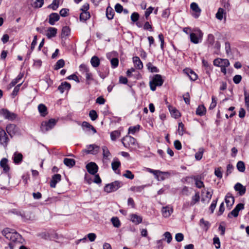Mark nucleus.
Wrapping results in <instances>:
<instances>
[{
    "label": "nucleus",
    "mask_w": 249,
    "mask_h": 249,
    "mask_svg": "<svg viewBox=\"0 0 249 249\" xmlns=\"http://www.w3.org/2000/svg\"><path fill=\"white\" fill-rule=\"evenodd\" d=\"M207 42L209 46H213L214 43V36L212 34H209L207 37Z\"/></svg>",
    "instance_id": "46"
},
{
    "label": "nucleus",
    "mask_w": 249,
    "mask_h": 249,
    "mask_svg": "<svg viewBox=\"0 0 249 249\" xmlns=\"http://www.w3.org/2000/svg\"><path fill=\"white\" fill-rule=\"evenodd\" d=\"M65 61L63 59H61L57 61L54 66V69L57 70L64 66Z\"/></svg>",
    "instance_id": "42"
},
{
    "label": "nucleus",
    "mask_w": 249,
    "mask_h": 249,
    "mask_svg": "<svg viewBox=\"0 0 249 249\" xmlns=\"http://www.w3.org/2000/svg\"><path fill=\"white\" fill-rule=\"evenodd\" d=\"M86 168L88 172L91 175H95L98 170L97 165L93 162H90L86 165Z\"/></svg>",
    "instance_id": "12"
},
{
    "label": "nucleus",
    "mask_w": 249,
    "mask_h": 249,
    "mask_svg": "<svg viewBox=\"0 0 249 249\" xmlns=\"http://www.w3.org/2000/svg\"><path fill=\"white\" fill-rule=\"evenodd\" d=\"M184 239V235L181 233H178L175 235V239L177 242H180Z\"/></svg>",
    "instance_id": "63"
},
{
    "label": "nucleus",
    "mask_w": 249,
    "mask_h": 249,
    "mask_svg": "<svg viewBox=\"0 0 249 249\" xmlns=\"http://www.w3.org/2000/svg\"><path fill=\"white\" fill-rule=\"evenodd\" d=\"M123 176L130 179H132L134 178V175L129 170H126L125 173L123 175Z\"/></svg>",
    "instance_id": "58"
},
{
    "label": "nucleus",
    "mask_w": 249,
    "mask_h": 249,
    "mask_svg": "<svg viewBox=\"0 0 249 249\" xmlns=\"http://www.w3.org/2000/svg\"><path fill=\"white\" fill-rule=\"evenodd\" d=\"M173 210L168 207H163L162 209V215L165 217H169L172 213Z\"/></svg>",
    "instance_id": "33"
},
{
    "label": "nucleus",
    "mask_w": 249,
    "mask_h": 249,
    "mask_svg": "<svg viewBox=\"0 0 249 249\" xmlns=\"http://www.w3.org/2000/svg\"><path fill=\"white\" fill-rule=\"evenodd\" d=\"M114 11L110 6H108L106 9V16L107 18L109 19H112L114 15Z\"/></svg>",
    "instance_id": "31"
},
{
    "label": "nucleus",
    "mask_w": 249,
    "mask_h": 249,
    "mask_svg": "<svg viewBox=\"0 0 249 249\" xmlns=\"http://www.w3.org/2000/svg\"><path fill=\"white\" fill-rule=\"evenodd\" d=\"M79 70L82 73H86L89 71V68L84 64H82L80 65Z\"/></svg>",
    "instance_id": "48"
},
{
    "label": "nucleus",
    "mask_w": 249,
    "mask_h": 249,
    "mask_svg": "<svg viewBox=\"0 0 249 249\" xmlns=\"http://www.w3.org/2000/svg\"><path fill=\"white\" fill-rule=\"evenodd\" d=\"M130 217L131 221L136 225H138L142 222V217L136 214H132L130 215Z\"/></svg>",
    "instance_id": "21"
},
{
    "label": "nucleus",
    "mask_w": 249,
    "mask_h": 249,
    "mask_svg": "<svg viewBox=\"0 0 249 249\" xmlns=\"http://www.w3.org/2000/svg\"><path fill=\"white\" fill-rule=\"evenodd\" d=\"M2 234L6 239L12 242H21V236L13 229L5 228L2 231Z\"/></svg>",
    "instance_id": "1"
},
{
    "label": "nucleus",
    "mask_w": 249,
    "mask_h": 249,
    "mask_svg": "<svg viewBox=\"0 0 249 249\" xmlns=\"http://www.w3.org/2000/svg\"><path fill=\"white\" fill-rule=\"evenodd\" d=\"M10 139L6 134L5 131L0 127V145L6 149L7 147Z\"/></svg>",
    "instance_id": "6"
},
{
    "label": "nucleus",
    "mask_w": 249,
    "mask_h": 249,
    "mask_svg": "<svg viewBox=\"0 0 249 249\" xmlns=\"http://www.w3.org/2000/svg\"><path fill=\"white\" fill-rule=\"evenodd\" d=\"M38 110L40 115L42 117H45L48 114L47 107L42 104H39L38 106Z\"/></svg>",
    "instance_id": "24"
},
{
    "label": "nucleus",
    "mask_w": 249,
    "mask_h": 249,
    "mask_svg": "<svg viewBox=\"0 0 249 249\" xmlns=\"http://www.w3.org/2000/svg\"><path fill=\"white\" fill-rule=\"evenodd\" d=\"M213 65L219 67H228L230 62L227 59L217 58L213 61Z\"/></svg>",
    "instance_id": "13"
},
{
    "label": "nucleus",
    "mask_w": 249,
    "mask_h": 249,
    "mask_svg": "<svg viewBox=\"0 0 249 249\" xmlns=\"http://www.w3.org/2000/svg\"><path fill=\"white\" fill-rule=\"evenodd\" d=\"M100 63V59L96 56H93L91 60L90 63L93 67L96 68L99 66Z\"/></svg>",
    "instance_id": "34"
},
{
    "label": "nucleus",
    "mask_w": 249,
    "mask_h": 249,
    "mask_svg": "<svg viewBox=\"0 0 249 249\" xmlns=\"http://www.w3.org/2000/svg\"><path fill=\"white\" fill-rule=\"evenodd\" d=\"M225 201L227 207L230 209L234 202V198L231 193H229L225 196Z\"/></svg>",
    "instance_id": "14"
},
{
    "label": "nucleus",
    "mask_w": 249,
    "mask_h": 249,
    "mask_svg": "<svg viewBox=\"0 0 249 249\" xmlns=\"http://www.w3.org/2000/svg\"><path fill=\"white\" fill-rule=\"evenodd\" d=\"M113 225L116 228H118L120 226V222L119 219L116 217H113L111 219Z\"/></svg>",
    "instance_id": "51"
},
{
    "label": "nucleus",
    "mask_w": 249,
    "mask_h": 249,
    "mask_svg": "<svg viewBox=\"0 0 249 249\" xmlns=\"http://www.w3.org/2000/svg\"><path fill=\"white\" fill-rule=\"evenodd\" d=\"M90 17L89 13L88 12H82L80 15V20L81 21H85Z\"/></svg>",
    "instance_id": "36"
},
{
    "label": "nucleus",
    "mask_w": 249,
    "mask_h": 249,
    "mask_svg": "<svg viewBox=\"0 0 249 249\" xmlns=\"http://www.w3.org/2000/svg\"><path fill=\"white\" fill-rule=\"evenodd\" d=\"M133 61L136 68L141 70L143 68V64L140 58L138 56L133 57Z\"/></svg>",
    "instance_id": "25"
},
{
    "label": "nucleus",
    "mask_w": 249,
    "mask_h": 249,
    "mask_svg": "<svg viewBox=\"0 0 249 249\" xmlns=\"http://www.w3.org/2000/svg\"><path fill=\"white\" fill-rule=\"evenodd\" d=\"M44 0H36L34 3V6L36 8H40L44 4Z\"/></svg>",
    "instance_id": "53"
},
{
    "label": "nucleus",
    "mask_w": 249,
    "mask_h": 249,
    "mask_svg": "<svg viewBox=\"0 0 249 249\" xmlns=\"http://www.w3.org/2000/svg\"><path fill=\"white\" fill-rule=\"evenodd\" d=\"M56 121L54 119H51L48 121H43L41 124L40 130L45 133L52 129L56 124Z\"/></svg>",
    "instance_id": "3"
},
{
    "label": "nucleus",
    "mask_w": 249,
    "mask_h": 249,
    "mask_svg": "<svg viewBox=\"0 0 249 249\" xmlns=\"http://www.w3.org/2000/svg\"><path fill=\"white\" fill-rule=\"evenodd\" d=\"M87 149H84L83 151L87 154H97L100 149V147L96 144H89L87 146Z\"/></svg>",
    "instance_id": "10"
},
{
    "label": "nucleus",
    "mask_w": 249,
    "mask_h": 249,
    "mask_svg": "<svg viewBox=\"0 0 249 249\" xmlns=\"http://www.w3.org/2000/svg\"><path fill=\"white\" fill-rule=\"evenodd\" d=\"M236 167L238 171L241 172H244L245 170V163L242 161H239L237 163Z\"/></svg>",
    "instance_id": "43"
},
{
    "label": "nucleus",
    "mask_w": 249,
    "mask_h": 249,
    "mask_svg": "<svg viewBox=\"0 0 249 249\" xmlns=\"http://www.w3.org/2000/svg\"><path fill=\"white\" fill-rule=\"evenodd\" d=\"M164 236H165V238L167 239V242L168 244L170 243L172 240L171 234L169 232L166 231L164 233Z\"/></svg>",
    "instance_id": "61"
},
{
    "label": "nucleus",
    "mask_w": 249,
    "mask_h": 249,
    "mask_svg": "<svg viewBox=\"0 0 249 249\" xmlns=\"http://www.w3.org/2000/svg\"><path fill=\"white\" fill-rule=\"evenodd\" d=\"M206 109L203 105L199 106L196 108V114L200 116L205 114Z\"/></svg>",
    "instance_id": "32"
},
{
    "label": "nucleus",
    "mask_w": 249,
    "mask_h": 249,
    "mask_svg": "<svg viewBox=\"0 0 249 249\" xmlns=\"http://www.w3.org/2000/svg\"><path fill=\"white\" fill-rule=\"evenodd\" d=\"M23 156L21 153L16 152L14 154L13 160L15 164H19L21 162Z\"/></svg>",
    "instance_id": "28"
},
{
    "label": "nucleus",
    "mask_w": 249,
    "mask_h": 249,
    "mask_svg": "<svg viewBox=\"0 0 249 249\" xmlns=\"http://www.w3.org/2000/svg\"><path fill=\"white\" fill-rule=\"evenodd\" d=\"M120 132L118 130H115L111 133L110 138L111 140L115 141L117 138L120 137Z\"/></svg>",
    "instance_id": "47"
},
{
    "label": "nucleus",
    "mask_w": 249,
    "mask_h": 249,
    "mask_svg": "<svg viewBox=\"0 0 249 249\" xmlns=\"http://www.w3.org/2000/svg\"><path fill=\"white\" fill-rule=\"evenodd\" d=\"M57 30L54 27H49L47 30V33L46 36L48 38L54 37L57 33Z\"/></svg>",
    "instance_id": "23"
},
{
    "label": "nucleus",
    "mask_w": 249,
    "mask_h": 249,
    "mask_svg": "<svg viewBox=\"0 0 249 249\" xmlns=\"http://www.w3.org/2000/svg\"><path fill=\"white\" fill-rule=\"evenodd\" d=\"M146 66L148 70L151 72H158L159 71V70L156 67L153 66L150 62L147 63Z\"/></svg>",
    "instance_id": "41"
},
{
    "label": "nucleus",
    "mask_w": 249,
    "mask_h": 249,
    "mask_svg": "<svg viewBox=\"0 0 249 249\" xmlns=\"http://www.w3.org/2000/svg\"><path fill=\"white\" fill-rule=\"evenodd\" d=\"M0 115H2L4 119H7L10 121H13L17 118V114L10 112L8 109L2 108L0 110Z\"/></svg>",
    "instance_id": "8"
},
{
    "label": "nucleus",
    "mask_w": 249,
    "mask_h": 249,
    "mask_svg": "<svg viewBox=\"0 0 249 249\" xmlns=\"http://www.w3.org/2000/svg\"><path fill=\"white\" fill-rule=\"evenodd\" d=\"M191 8L195 12L198 14H195L193 16L195 18H197L199 17V13L201 11L197 3L193 2L191 4Z\"/></svg>",
    "instance_id": "26"
},
{
    "label": "nucleus",
    "mask_w": 249,
    "mask_h": 249,
    "mask_svg": "<svg viewBox=\"0 0 249 249\" xmlns=\"http://www.w3.org/2000/svg\"><path fill=\"white\" fill-rule=\"evenodd\" d=\"M70 34V29L68 26L63 27L61 31V37L68 36Z\"/></svg>",
    "instance_id": "38"
},
{
    "label": "nucleus",
    "mask_w": 249,
    "mask_h": 249,
    "mask_svg": "<svg viewBox=\"0 0 249 249\" xmlns=\"http://www.w3.org/2000/svg\"><path fill=\"white\" fill-rule=\"evenodd\" d=\"M245 102L247 107H249V93L244 90Z\"/></svg>",
    "instance_id": "64"
},
{
    "label": "nucleus",
    "mask_w": 249,
    "mask_h": 249,
    "mask_svg": "<svg viewBox=\"0 0 249 249\" xmlns=\"http://www.w3.org/2000/svg\"><path fill=\"white\" fill-rule=\"evenodd\" d=\"M199 225L201 228L207 231L211 226V224L209 221H205L204 218H201L200 220Z\"/></svg>",
    "instance_id": "22"
},
{
    "label": "nucleus",
    "mask_w": 249,
    "mask_h": 249,
    "mask_svg": "<svg viewBox=\"0 0 249 249\" xmlns=\"http://www.w3.org/2000/svg\"><path fill=\"white\" fill-rule=\"evenodd\" d=\"M120 165L121 163L118 160L114 161L111 163V167L113 171H116Z\"/></svg>",
    "instance_id": "54"
},
{
    "label": "nucleus",
    "mask_w": 249,
    "mask_h": 249,
    "mask_svg": "<svg viewBox=\"0 0 249 249\" xmlns=\"http://www.w3.org/2000/svg\"><path fill=\"white\" fill-rule=\"evenodd\" d=\"M7 163L8 160L6 158H2L0 161V166L3 168V170L5 173H7L10 169Z\"/></svg>",
    "instance_id": "19"
},
{
    "label": "nucleus",
    "mask_w": 249,
    "mask_h": 249,
    "mask_svg": "<svg viewBox=\"0 0 249 249\" xmlns=\"http://www.w3.org/2000/svg\"><path fill=\"white\" fill-rule=\"evenodd\" d=\"M139 18V15L137 12H134L131 16V20L135 22L138 21Z\"/></svg>",
    "instance_id": "60"
},
{
    "label": "nucleus",
    "mask_w": 249,
    "mask_h": 249,
    "mask_svg": "<svg viewBox=\"0 0 249 249\" xmlns=\"http://www.w3.org/2000/svg\"><path fill=\"white\" fill-rule=\"evenodd\" d=\"M69 9L67 8L62 9L59 12L60 15L62 17H66L68 16Z\"/></svg>",
    "instance_id": "57"
},
{
    "label": "nucleus",
    "mask_w": 249,
    "mask_h": 249,
    "mask_svg": "<svg viewBox=\"0 0 249 249\" xmlns=\"http://www.w3.org/2000/svg\"><path fill=\"white\" fill-rule=\"evenodd\" d=\"M204 151V149L203 148L200 147L199 148L198 152L195 154V158L196 160H199L202 159Z\"/></svg>",
    "instance_id": "39"
},
{
    "label": "nucleus",
    "mask_w": 249,
    "mask_h": 249,
    "mask_svg": "<svg viewBox=\"0 0 249 249\" xmlns=\"http://www.w3.org/2000/svg\"><path fill=\"white\" fill-rule=\"evenodd\" d=\"M60 19L59 15L56 13H52L49 16V23L52 25H53L55 22L58 21Z\"/></svg>",
    "instance_id": "16"
},
{
    "label": "nucleus",
    "mask_w": 249,
    "mask_h": 249,
    "mask_svg": "<svg viewBox=\"0 0 249 249\" xmlns=\"http://www.w3.org/2000/svg\"><path fill=\"white\" fill-rule=\"evenodd\" d=\"M122 142L124 146L126 148L130 147L131 145L135 146L137 145L136 140L130 136H126L122 139Z\"/></svg>",
    "instance_id": "7"
},
{
    "label": "nucleus",
    "mask_w": 249,
    "mask_h": 249,
    "mask_svg": "<svg viewBox=\"0 0 249 249\" xmlns=\"http://www.w3.org/2000/svg\"><path fill=\"white\" fill-rule=\"evenodd\" d=\"M110 62L113 68H115L118 66L119 60L118 58H113L111 60Z\"/></svg>",
    "instance_id": "62"
},
{
    "label": "nucleus",
    "mask_w": 249,
    "mask_h": 249,
    "mask_svg": "<svg viewBox=\"0 0 249 249\" xmlns=\"http://www.w3.org/2000/svg\"><path fill=\"white\" fill-rule=\"evenodd\" d=\"M140 128V125L139 124L133 126H130L128 129L129 133L134 134L136 132H138L139 131Z\"/></svg>",
    "instance_id": "44"
},
{
    "label": "nucleus",
    "mask_w": 249,
    "mask_h": 249,
    "mask_svg": "<svg viewBox=\"0 0 249 249\" xmlns=\"http://www.w3.org/2000/svg\"><path fill=\"white\" fill-rule=\"evenodd\" d=\"M23 77V74L21 73H19L18 76L14 79H13L12 82L9 84V88H11L12 87L15 86L19 82V80L21 79Z\"/></svg>",
    "instance_id": "35"
},
{
    "label": "nucleus",
    "mask_w": 249,
    "mask_h": 249,
    "mask_svg": "<svg viewBox=\"0 0 249 249\" xmlns=\"http://www.w3.org/2000/svg\"><path fill=\"white\" fill-rule=\"evenodd\" d=\"M183 72L186 74L192 81L196 80L197 78V75L191 69L187 68L183 70Z\"/></svg>",
    "instance_id": "15"
},
{
    "label": "nucleus",
    "mask_w": 249,
    "mask_h": 249,
    "mask_svg": "<svg viewBox=\"0 0 249 249\" xmlns=\"http://www.w3.org/2000/svg\"><path fill=\"white\" fill-rule=\"evenodd\" d=\"M235 190L238 192L239 195L241 196L244 195L246 191V188L245 186H244L240 183H237L234 187Z\"/></svg>",
    "instance_id": "17"
},
{
    "label": "nucleus",
    "mask_w": 249,
    "mask_h": 249,
    "mask_svg": "<svg viewBox=\"0 0 249 249\" xmlns=\"http://www.w3.org/2000/svg\"><path fill=\"white\" fill-rule=\"evenodd\" d=\"M82 126L83 127H86L88 128L89 130L91 129L93 133H95L96 132V130L95 128L91 125L89 123L87 122H83L82 124Z\"/></svg>",
    "instance_id": "45"
},
{
    "label": "nucleus",
    "mask_w": 249,
    "mask_h": 249,
    "mask_svg": "<svg viewBox=\"0 0 249 249\" xmlns=\"http://www.w3.org/2000/svg\"><path fill=\"white\" fill-rule=\"evenodd\" d=\"M146 186V185L132 186L130 188V190L135 192H142Z\"/></svg>",
    "instance_id": "40"
},
{
    "label": "nucleus",
    "mask_w": 249,
    "mask_h": 249,
    "mask_svg": "<svg viewBox=\"0 0 249 249\" xmlns=\"http://www.w3.org/2000/svg\"><path fill=\"white\" fill-rule=\"evenodd\" d=\"M217 200H218V198H216L215 200H213L212 204L210 205L209 209L211 211V213H213L214 212V210L216 206Z\"/></svg>",
    "instance_id": "56"
},
{
    "label": "nucleus",
    "mask_w": 249,
    "mask_h": 249,
    "mask_svg": "<svg viewBox=\"0 0 249 249\" xmlns=\"http://www.w3.org/2000/svg\"><path fill=\"white\" fill-rule=\"evenodd\" d=\"M59 5V0H53V2L48 5V8H51L53 10H56Z\"/></svg>",
    "instance_id": "37"
},
{
    "label": "nucleus",
    "mask_w": 249,
    "mask_h": 249,
    "mask_svg": "<svg viewBox=\"0 0 249 249\" xmlns=\"http://www.w3.org/2000/svg\"><path fill=\"white\" fill-rule=\"evenodd\" d=\"M89 116L92 121L95 120L98 118V114L94 110H91L89 111Z\"/></svg>",
    "instance_id": "52"
},
{
    "label": "nucleus",
    "mask_w": 249,
    "mask_h": 249,
    "mask_svg": "<svg viewBox=\"0 0 249 249\" xmlns=\"http://www.w3.org/2000/svg\"><path fill=\"white\" fill-rule=\"evenodd\" d=\"M194 178L196 181V182H195L197 188H201L204 187L203 182L202 181L198 179V178L194 177Z\"/></svg>",
    "instance_id": "55"
},
{
    "label": "nucleus",
    "mask_w": 249,
    "mask_h": 249,
    "mask_svg": "<svg viewBox=\"0 0 249 249\" xmlns=\"http://www.w3.org/2000/svg\"><path fill=\"white\" fill-rule=\"evenodd\" d=\"M123 185L122 182L120 181H115L110 183L107 184L105 187V191L107 193L114 192L120 188Z\"/></svg>",
    "instance_id": "5"
},
{
    "label": "nucleus",
    "mask_w": 249,
    "mask_h": 249,
    "mask_svg": "<svg viewBox=\"0 0 249 249\" xmlns=\"http://www.w3.org/2000/svg\"><path fill=\"white\" fill-rule=\"evenodd\" d=\"M200 200V195L199 193L197 192L195 195L192 197L191 201H190V204L191 206H194L196 203L199 202Z\"/></svg>",
    "instance_id": "30"
},
{
    "label": "nucleus",
    "mask_w": 249,
    "mask_h": 249,
    "mask_svg": "<svg viewBox=\"0 0 249 249\" xmlns=\"http://www.w3.org/2000/svg\"><path fill=\"white\" fill-rule=\"evenodd\" d=\"M102 150L104 158L107 159L110 155V152L106 146L102 147Z\"/></svg>",
    "instance_id": "49"
},
{
    "label": "nucleus",
    "mask_w": 249,
    "mask_h": 249,
    "mask_svg": "<svg viewBox=\"0 0 249 249\" xmlns=\"http://www.w3.org/2000/svg\"><path fill=\"white\" fill-rule=\"evenodd\" d=\"M71 84L67 82H63L58 87V89L62 93L65 90H68L71 89Z\"/></svg>",
    "instance_id": "20"
},
{
    "label": "nucleus",
    "mask_w": 249,
    "mask_h": 249,
    "mask_svg": "<svg viewBox=\"0 0 249 249\" xmlns=\"http://www.w3.org/2000/svg\"><path fill=\"white\" fill-rule=\"evenodd\" d=\"M244 208V205L243 203L238 204L234 209L228 215V217L231 218L232 216L237 217L238 215L239 212Z\"/></svg>",
    "instance_id": "11"
},
{
    "label": "nucleus",
    "mask_w": 249,
    "mask_h": 249,
    "mask_svg": "<svg viewBox=\"0 0 249 249\" xmlns=\"http://www.w3.org/2000/svg\"><path fill=\"white\" fill-rule=\"evenodd\" d=\"M224 12V10L223 8H219L215 15L216 18L219 20H222Z\"/></svg>",
    "instance_id": "50"
},
{
    "label": "nucleus",
    "mask_w": 249,
    "mask_h": 249,
    "mask_svg": "<svg viewBox=\"0 0 249 249\" xmlns=\"http://www.w3.org/2000/svg\"><path fill=\"white\" fill-rule=\"evenodd\" d=\"M63 162L65 165L69 168L73 167L75 164V160L72 159L65 158Z\"/></svg>",
    "instance_id": "29"
},
{
    "label": "nucleus",
    "mask_w": 249,
    "mask_h": 249,
    "mask_svg": "<svg viewBox=\"0 0 249 249\" xmlns=\"http://www.w3.org/2000/svg\"><path fill=\"white\" fill-rule=\"evenodd\" d=\"M6 131L11 138L20 134V129L13 124H8L6 127Z\"/></svg>",
    "instance_id": "4"
},
{
    "label": "nucleus",
    "mask_w": 249,
    "mask_h": 249,
    "mask_svg": "<svg viewBox=\"0 0 249 249\" xmlns=\"http://www.w3.org/2000/svg\"><path fill=\"white\" fill-rule=\"evenodd\" d=\"M213 244L215 245V248L216 249H219L220 247V242L219 238L217 236H215L213 239Z\"/></svg>",
    "instance_id": "59"
},
{
    "label": "nucleus",
    "mask_w": 249,
    "mask_h": 249,
    "mask_svg": "<svg viewBox=\"0 0 249 249\" xmlns=\"http://www.w3.org/2000/svg\"><path fill=\"white\" fill-rule=\"evenodd\" d=\"M203 35L200 30H198L196 33H191L190 35L191 41L195 44L198 43L202 40Z\"/></svg>",
    "instance_id": "9"
},
{
    "label": "nucleus",
    "mask_w": 249,
    "mask_h": 249,
    "mask_svg": "<svg viewBox=\"0 0 249 249\" xmlns=\"http://www.w3.org/2000/svg\"><path fill=\"white\" fill-rule=\"evenodd\" d=\"M61 179V176L60 174H55L52 177L50 181V186L52 188H55L57 183L59 182Z\"/></svg>",
    "instance_id": "18"
},
{
    "label": "nucleus",
    "mask_w": 249,
    "mask_h": 249,
    "mask_svg": "<svg viewBox=\"0 0 249 249\" xmlns=\"http://www.w3.org/2000/svg\"><path fill=\"white\" fill-rule=\"evenodd\" d=\"M168 108H169V110L170 111V112L171 115L173 117H174L175 118H177L180 116V112L176 108H175L171 106H169Z\"/></svg>",
    "instance_id": "27"
},
{
    "label": "nucleus",
    "mask_w": 249,
    "mask_h": 249,
    "mask_svg": "<svg viewBox=\"0 0 249 249\" xmlns=\"http://www.w3.org/2000/svg\"><path fill=\"white\" fill-rule=\"evenodd\" d=\"M164 80L160 74H155L153 76L152 80L150 81L149 85L150 89L152 91H155L157 86H161L163 83Z\"/></svg>",
    "instance_id": "2"
}]
</instances>
